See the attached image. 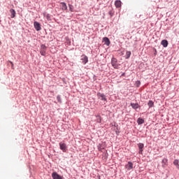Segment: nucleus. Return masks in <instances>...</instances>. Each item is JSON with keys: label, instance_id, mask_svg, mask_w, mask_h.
<instances>
[{"label": "nucleus", "instance_id": "obj_1", "mask_svg": "<svg viewBox=\"0 0 179 179\" xmlns=\"http://www.w3.org/2000/svg\"><path fill=\"white\" fill-rule=\"evenodd\" d=\"M118 61L117 60V59L115 57H113L111 59V64H112V66L115 69H118L119 68V65H118Z\"/></svg>", "mask_w": 179, "mask_h": 179}, {"label": "nucleus", "instance_id": "obj_2", "mask_svg": "<svg viewBox=\"0 0 179 179\" xmlns=\"http://www.w3.org/2000/svg\"><path fill=\"white\" fill-rule=\"evenodd\" d=\"M80 59H81L82 64H83V65H86V63L89 62V58L87 57V56H86V55H82Z\"/></svg>", "mask_w": 179, "mask_h": 179}, {"label": "nucleus", "instance_id": "obj_3", "mask_svg": "<svg viewBox=\"0 0 179 179\" xmlns=\"http://www.w3.org/2000/svg\"><path fill=\"white\" fill-rule=\"evenodd\" d=\"M59 145L60 150H62V152H66V149L68 147L66 146V143L60 142Z\"/></svg>", "mask_w": 179, "mask_h": 179}, {"label": "nucleus", "instance_id": "obj_4", "mask_svg": "<svg viewBox=\"0 0 179 179\" xmlns=\"http://www.w3.org/2000/svg\"><path fill=\"white\" fill-rule=\"evenodd\" d=\"M162 165L163 169H166V167H167V166H169V159H167V158H164L162 160Z\"/></svg>", "mask_w": 179, "mask_h": 179}, {"label": "nucleus", "instance_id": "obj_5", "mask_svg": "<svg viewBox=\"0 0 179 179\" xmlns=\"http://www.w3.org/2000/svg\"><path fill=\"white\" fill-rule=\"evenodd\" d=\"M97 96L99 99V100H102V101H106L107 100V99L106 98V95L100 92L97 94Z\"/></svg>", "mask_w": 179, "mask_h": 179}, {"label": "nucleus", "instance_id": "obj_6", "mask_svg": "<svg viewBox=\"0 0 179 179\" xmlns=\"http://www.w3.org/2000/svg\"><path fill=\"white\" fill-rule=\"evenodd\" d=\"M34 26L37 31H40V30H41V25H40V23L38 22H34Z\"/></svg>", "mask_w": 179, "mask_h": 179}, {"label": "nucleus", "instance_id": "obj_7", "mask_svg": "<svg viewBox=\"0 0 179 179\" xmlns=\"http://www.w3.org/2000/svg\"><path fill=\"white\" fill-rule=\"evenodd\" d=\"M52 178L53 179H62V176H59L57 172H53L52 173Z\"/></svg>", "mask_w": 179, "mask_h": 179}, {"label": "nucleus", "instance_id": "obj_8", "mask_svg": "<svg viewBox=\"0 0 179 179\" xmlns=\"http://www.w3.org/2000/svg\"><path fill=\"white\" fill-rule=\"evenodd\" d=\"M103 43H104L105 45H110V39L108 37L103 38Z\"/></svg>", "mask_w": 179, "mask_h": 179}, {"label": "nucleus", "instance_id": "obj_9", "mask_svg": "<svg viewBox=\"0 0 179 179\" xmlns=\"http://www.w3.org/2000/svg\"><path fill=\"white\" fill-rule=\"evenodd\" d=\"M133 167H134V164H132V162H128V164H127V165L125 166V168H126L127 170H132Z\"/></svg>", "mask_w": 179, "mask_h": 179}, {"label": "nucleus", "instance_id": "obj_10", "mask_svg": "<svg viewBox=\"0 0 179 179\" xmlns=\"http://www.w3.org/2000/svg\"><path fill=\"white\" fill-rule=\"evenodd\" d=\"M138 146L140 150L138 153L142 154V152H143V146H144L143 143H138Z\"/></svg>", "mask_w": 179, "mask_h": 179}, {"label": "nucleus", "instance_id": "obj_11", "mask_svg": "<svg viewBox=\"0 0 179 179\" xmlns=\"http://www.w3.org/2000/svg\"><path fill=\"white\" fill-rule=\"evenodd\" d=\"M161 44L162 45H163V47L166 48L167 47V45H169V42L167 41V40H162Z\"/></svg>", "mask_w": 179, "mask_h": 179}, {"label": "nucleus", "instance_id": "obj_12", "mask_svg": "<svg viewBox=\"0 0 179 179\" xmlns=\"http://www.w3.org/2000/svg\"><path fill=\"white\" fill-rule=\"evenodd\" d=\"M61 6H62V10H66L68 9V7L66 6V3H65L64 2L61 3Z\"/></svg>", "mask_w": 179, "mask_h": 179}, {"label": "nucleus", "instance_id": "obj_13", "mask_svg": "<svg viewBox=\"0 0 179 179\" xmlns=\"http://www.w3.org/2000/svg\"><path fill=\"white\" fill-rule=\"evenodd\" d=\"M10 12L11 13L10 17H12V19H13V17H15L16 16V11H15V10H13V9H10Z\"/></svg>", "mask_w": 179, "mask_h": 179}, {"label": "nucleus", "instance_id": "obj_14", "mask_svg": "<svg viewBox=\"0 0 179 179\" xmlns=\"http://www.w3.org/2000/svg\"><path fill=\"white\" fill-rule=\"evenodd\" d=\"M115 6H116V8H121V1L117 0L115 2Z\"/></svg>", "mask_w": 179, "mask_h": 179}, {"label": "nucleus", "instance_id": "obj_15", "mask_svg": "<svg viewBox=\"0 0 179 179\" xmlns=\"http://www.w3.org/2000/svg\"><path fill=\"white\" fill-rule=\"evenodd\" d=\"M174 166H176L177 169H179V161L178 159H175L173 161Z\"/></svg>", "mask_w": 179, "mask_h": 179}, {"label": "nucleus", "instance_id": "obj_16", "mask_svg": "<svg viewBox=\"0 0 179 179\" xmlns=\"http://www.w3.org/2000/svg\"><path fill=\"white\" fill-rule=\"evenodd\" d=\"M137 122L139 125H141V124H143V122H145V120H143V119L139 117L137 120Z\"/></svg>", "mask_w": 179, "mask_h": 179}, {"label": "nucleus", "instance_id": "obj_17", "mask_svg": "<svg viewBox=\"0 0 179 179\" xmlns=\"http://www.w3.org/2000/svg\"><path fill=\"white\" fill-rule=\"evenodd\" d=\"M148 104L150 108L153 107V106H155V103L153 102V101H149Z\"/></svg>", "mask_w": 179, "mask_h": 179}, {"label": "nucleus", "instance_id": "obj_18", "mask_svg": "<svg viewBox=\"0 0 179 179\" xmlns=\"http://www.w3.org/2000/svg\"><path fill=\"white\" fill-rule=\"evenodd\" d=\"M131 106L132 108H134L135 110L139 107V105H138V103H131Z\"/></svg>", "mask_w": 179, "mask_h": 179}, {"label": "nucleus", "instance_id": "obj_19", "mask_svg": "<svg viewBox=\"0 0 179 179\" xmlns=\"http://www.w3.org/2000/svg\"><path fill=\"white\" fill-rule=\"evenodd\" d=\"M129 57H131V51H127L126 52V59H128V58H129Z\"/></svg>", "mask_w": 179, "mask_h": 179}, {"label": "nucleus", "instance_id": "obj_20", "mask_svg": "<svg viewBox=\"0 0 179 179\" xmlns=\"http://www.w3.org/2000/svg\"><path fill=\"white\" fill-rule=\"evenodd\" d=\"M46 47L45 46V45H41V50H45Z\"/></svg>", "mask_w": 179, "mask_h": 179}, {"label": "nucleus", "instance_id": "obj_21", "mask_svg": "<svg viewBox=\"0 0 179 179\" xmlns=\"http://www.w3.org/2000/svg\"><path fill=\"white\" fill-rule=\"evenodd\" d=\"M40 54L43 56L45 55V50H40Z\"/></svg>", "mask_w": 179, "mask_h": 179}, {"label": "nucleus", "instance_id": "obj_22", "mask_svg": "<svg viewBox=\"0 0 179 179\" xmlns=\"http://www.w3.org/2000/svg\"><path fill=\"white\" fill-rule=\"evenodd\" d=\"M46 19H48V20H50V15L48 14V15H46Z\"/></svg>", "mask_w": 179, "mask_h": 179}, {"label": "nucleus", "instance_id": "obj_23", "mask_svg": "<svg viewBox=\"0 0 179 179\" xmlns=\"http://www.w3.org/2000/svg\"><path fill=\"white\" fill-rule=\"evenodd\" d=\"M57 100H58V101H59V96H58L57 97Z\"/></svg>", "mask_w": 179, "mask_h": 179}, {"label": "nucleus", "instance_id": "obj_24", "mask_svg": "<svg viewBox=\"0 0 179 179\" xmlns=\"http://www.w3.org/2000/svg\"><path fill=\"white\" fill-rule=\"evenodd\" d=\"M0 44H1V41H0Z\"/></svg>", "mask_w": 179, "mask_h": 179}]
</instances>
